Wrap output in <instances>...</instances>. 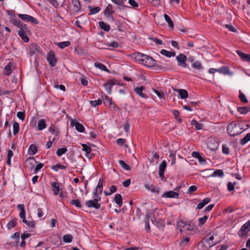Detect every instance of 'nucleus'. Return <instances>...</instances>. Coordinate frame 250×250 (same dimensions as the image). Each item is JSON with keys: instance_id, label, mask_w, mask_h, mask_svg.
I'll return each mask as SVG.
<instances>
[{"instance_id": "nucleus-4", "label": "nucleus", "mask_w": 250, "mask_h": 250, "mask_svg": "<svg viewBox=\"0 0 250 250\" xmlns=\"http://www.w3.org/2000/svg\"><path fill=\"white\" fill-rule=\"evenodd\" d=\"M101 200V197H97L93 200L87 201L85 205L88 208H94L98 209L101 208V204L99 203Z\"/></svg>"}, {"instance_id": "nucleus-18", "label": "nucleus", "mask_w": 250, "mask_h": 250, "mask_svg": "<svg viewBox=\"0 0 250 250\" xmlns=\"http://www.w3.org/2000/svg\"><path fill=\"white\" fill-rule=\"evenodd\" d=\"M163 197L165 198H177L179 196V194L177 192L170 190L165 192L163 195Z\"/></svg>"}, {"instance_id": "nucleus-17", "label": "nucleus", "mask_w": 250, "mask_h": 250, "mask_svg": "<svg viewBox=\"0 0 250 250\" xmlns=\"http://www.w3.org/2000/svg\"><path fill=\"white\" fill-rule=\"evenodd\" d=\"M218 72L224 75H228L229 76H232L233 75V72H231L229 70V67L227 66H223L218 68Z\"/></svg>"}, {"instance_id": "nucleus-45", "label": "nucleus", "mask_w": 250, "mask_h": 250, "mask_svg": "<svg viewBox=\"0 0 250 250\" xmlns=\"http://www.w3.org/2000/svg\"><path fill=\"white\" fill-rule=\"evenodd\" d=\"M20 125L18 123L15 122L13 124V133L14 135H16L19 131Z\"/></svg>"}, {"instance_id": "nucleus-41", "label": "nucleus", "mask_w": 250, "mask_h": 250, "mask_svg": "<svg viewBox=\"0 0 250 250\" xmlns=\"http://www.w3.org/2000/svg\"><path fill=\"white\" fill-rule=\"evenodd\" d=\"M190 240L189 237H186L182 239V240L179 242V245L181 247H184L187 246Z\"/></svg>"}, {"instance_id": "nucleus-27", "label": "nucleus", "mask_w": 250, "mask_h": 250, "mask_svg": "<svg viewBox=\"0 0 250 250\" xmlns=\"http://www.w3.org/2000/svg\"><path fill=\"white\" fill-rule=\"evenodd\" d=\"M99 24L101 28L105 31H109L110 30V26L108 24L106 23L103 21H100Z\"/></svg>"}, {"instance_id": "nucleus-12", "label": "nucleus", "mask_w": 250, "mask_h": 250, "mask_svg": "<svg viewBox=\"0 0 250 250\" xmlns=\"http://www.w3.org/2000/svg\"><path fill=\"white\" fill-rule=\"evenodd\" d=\"M41 52V49L39 46L36 43H32L30 46L29 54L32 56Z\"/></svg>"}, {"instance_id": "nucleus-36", "label": "nucleus", "mask_w": 250, "mask_h": 250, "mask_svg": "<svg viewBox=\"0 0 250 250\" xmlns=\"http://www.w3.org/2000/svg\"><path fill=\"white\" fill-rule=\"evenodd\" d=\"M164 16L165 21L168 22L169 26L171 28L173 29L174 27V23H173L172 21L171 20V18L168 16V15H167L166 14H164Z\"/></svg>"}, {"instance_id": "nucleus-54", "label": "nucleus", "mask_w": 250, "mask_h": 250, "mask_svg": "<svg viewBox=\"0 0 250 250\" xmlns=\"http://www.w3.org/2000/svg\"><path fill=\"white\" fill-rule=\"evenodd\" d=\"M112 1L118 5L125 6L126 0H111Z\"/></svg>"}, {"instance_id": "nucleus-37", "label": "nucleus", "mask_w": 250, "mask_h": 250, "mask_svg": "<svg viewBox=\"0 0 250 250\" xmlns=\"http://www.w3.org/2000/svg\"><path fill=\"white\" fill-rule=\"evenodd\" d=\"M191 125H194L197 130L202 129L203 126L202 124L199 123L197 121H196L195 120H193L191 121Z\"/></svg>"}, {"instance_id": "nucleus-25", "label": "nucleus", "mask_w": 250, "mask_h": 250, "mask_svg": "<svg viewBox=\"0 0 250 250\" xmlns=\"http://www.w3.org/2000/svg\"><path fill=\"white\" fill-rule=\"evenodd\" d=\"M144 87L143 86H141L140 87H136L134 88L135 92L139 95L140 97L144 98H146V95L143 93V90H144Z\"/></svg>"}, {"instance_id": "nucleus-2", "label": "nucleus", "mask_w": 250, "mask_h": 250, "mask_svg": "<svg viewBox=\"0 0 250 250\" xmlns=\"http://www.w3.org/2000/svg\"><path fill=\"white\" fill-rule=\"evenodd\" d=\"M243 128L240 123L232 122L229 124L227 130L228 133L231 136H236L242 133L243 131Z\"/></svg>"}, {"instance_id": "nucleus-15", "label": "nucleus", "mask_w": 250, "mask_h": 250, "mask_svg": "<svg viewBox=\"0 0 250 250\" xmlns=\"http://www.w3.org/2000/svg\"><path fill=\"white\" fill-rule=\"evenodd\" d=\"M14 68V67L13 63L12 62H9L5 66L4 68L3 75L5 76L10 75L11 74Z\"/></svg>"}, {"instance_id": "nucleus-21", "label": "nucleus", "mask_w": 250, "mask_h": 250, "mask_svg": "<svg viewBox=\"0 0 250 250\" xmlns=\"http://www.w3.org/2000/svg\"><path fill=\"white\" fill-rule=\"evenodd\" d=\"M236 53L243 61H250V55L245 54L240 50H237Z\"/></svg>"}, {"instance_id": "nucleus-28", "label": "nucleus", "mask_w": 250, "mask_h": 250, "mask_svg": "<svg viewBox=\"0 0 250 250\" xmlns=\"http://www.w3.org/2000/svg\"><path fill=\"white\" fill-rule=\"evenodd\" d=\"M49 131L51 132L52 134H53L55 136L54 137L56 138L58 136V135L59 134V131L58 129L53 125H51Z\"/></svg>"}, {"instance_id": "nucleus-48", "label": "nucleus", "mask_w": 250, "mask_h": 250, "mask_svg": "<svg viewBox=\"0 0 250 250\" xmlns=\"http://www.w3.org/2000/svg\"><path fill=\"white\" fill-rule=\"evenodd\" d=\"M250 140V133H248L245 137H244L243 138H242L241 141L240 143L241 145H245L248 142H249Z\"/></svg>"}, {"instance_id": "nucleus-64", "label": "nucleus", "mask_w": 250, "mask_h": 250, "mask_svg": "<svg viewBox=\"0 0 250 250\" xmlns=\"http://www.w3.org/2000/svg\"><path fill=\"white\" fill-rule=\"evenodd\" d=\"M43 166V164L42 163H40L38 164L35 168L34 173H37L38 171H39Z\"/></svg>"}, {"instance_id": "nucleus-32", "label": "nucleus", "mask_w": 250, "mask_h": 250, "mask_svg": "<svg viewBox=\"0 0 250 250\" xmlns=\"http://www.w3.org/2000/svg\"><path fill=\"white\" fill-rule=\"evenodd\" d=\"M94 66L100 70L105 71L106 72H109L108 69L102 63L96 62L94 63Z\"/></svg>"}, {"instance_id": "nucleus-14", "label": "nucleus", "mask_w": 250, "mask_h": 250, "mask_svg": "<svg viewBox=\"0 0 250 250\" xmlns=\"http://www.w3.org/2000/svg\"><path fill=\"white\" fill-rule=\"evenodd\" d=\"M167 167L166 161H163L159 166V175L162 179L164 178L165 169Z\"/></svg>"}, {"instance_id": "nucleus-13", "label": "nucleus", "mask_w": 250, "mask_h": 250, "mask_svg": "<svg viewBox=\"0 0 250 250\" xmlns=\"http://www.w3.org/2000/svg\"><path fill=\"white\" fill-rule=\"evenodd\" d=\"M213 239L214 237L213 236H211L209 237H208V236H207L204 238L203 241L200 242L199 244H203V242H205L208 244L209 247H211L217 243V242H213Z\"/></svg>"}, {"instance_id": "nucleus-5", "label": "nucleus", "mask_w": 250, "mask_h": 250, "mask_svg": "<svg viewBox=\"0 0 250 250\" xmlns=\"http://www.w3.org/2000/svg\"><path fill=\"white\" fill-rule=\"evenodd\" d=\"M250 231V221L246 222L244 224L240 229L238 235L240 237L246 235Z\"/></svg>"}, {"instance_id": "nucleus-44", "label": "nucleus", "mask_w": 250, "mask_h": 250, "mask_svg": "<svg viewBox=\"0 0 250 250\" xmlns=\"http://www.w3.org/2000/svg\"><path fill=\"white\" fill-rule=\"evenodd\" d=\"M224 175V172L222 170L217 169L214 171L211 174L212 177H222Z\"/></svg>"}, {"instance_id": "nucleus-51", "label": "nucleus", "mask_w": 250, "mask_h": 250, "mask_svg": "<svg viewBox=\"0 0 250 250\" xmlns=\"http://www.w3.org/2000/svg\"><path fill=\"white\" fill-rule=\"evenodd\" d=\"M67 151V149L66 147L59 148L56 152V154L58 156H61L62 154H64Z\"/></svg>"}, {"instance_id": "nucleus-23", "label": "nucleus", "mask_w": 250, "mask_h": 250, "mask_svg": "<svg viewBox=\"0 0 250 250\" xmlns=\"http://www.w3.org/2000/svg\"><path fill=\"white\" fill-rule=\"evenodd\" d=\"M210 201V199L207 197L200 202L197 207V209H201Z\"/></svg>"}, {"instance_id": "nucleus-62", "label": "nucleus", "mask_w": 250, "mask_h": 250, "mask_svg": "<svg viewBox=\"0 0 250 250\" xmlns=\"http://www.w3.org/2000/svg\"><path fill=\"white\" fill-rule=\"evenodd\" d=\"M129 4L133 8H136L138 6V4L135 0H129Z\"/></svg>"}, {"instance_id": "nucleus-33", "label": "nucleus", "mask_w": 250, "mask_h": 250, "mask_svg": "<svg viewBox=\"0 0 250 250\" xmlns=\"http://www.w3.org/2000/svg\"><path fill=\"white\" fill-rule=\"evenodd\" d=\"M37 147L35 145H31L28 149V153L29 155H33L35 154L37 151Z\"/></svg>"}, {"instance_id": "nucleus-50", "label": "nucleus", "mask_w": 250, "mask_h": 250, "mask_svg": "<svg viewBox=\"0 0 250 250\" xmlns=\"http://www.w3.org/2000/svg\"><path fill=\"white\" fill-rule=\"evenodd\" d=\"M66 167V166H65L64 165L57 164V165L52 166L51 167V168L52 169L55 170L56 171H57L58 170L59 168L63 169H65Z\"/></svg>"}, {"instance_id": "nucleus-30", "label": "nucleus", "mask_w": 250, "mask_h": 250, "mask_svg": "<svg viewBox=\"0 0 250 250\" xmlns=\"http://www.w3.org/2000/svg\"><path fill=\"white\" fill-rule=\"evenodd\" d=\"M17 221L18 219L15 218L9 221L8 223L7 224V229H11L12 228H14L17 224Z\"/></svg>"}, {"instance_id": "nucleus-39", "label": "nucleus", "mask_w": 250, "mask_h": 250, "mask_svg": "<svg viewBox=\"0 0 250 250\" xmlns=\"http://www.w3.org/2000/svg\"><path fill=\"white\" fill-rule=\"evenodd\" d=\"M52 186L55 195H57L59 193L60 190L59 184L57 182H54L52 184Z\"/></svg>"}, {"instance_id": "nucleus-58", "label": "nucleus", "mask_w": 250, "mask_h": 250, "mask_svg": "<svg viewBox=\"0 0 250 250\" xmlns=\"http://www.w3.org/2000/svg\"><path fill=\"white\" fill-rule=\"evenodd\" d=\"M236 182H229L227 185L228 190L229 191L233 190L234 189V186L236 185Z\"/></svg>"}, {"instance_id": "nucleus-40", "label": "nucleus", "mask_w": 250, "mask_h": 250, "mask_svg": "<svg viewBox=\"0 0 250 250\" xmlns=\"http://www.w3.org/2000/svg\"><path fill=\"white\" fill-rule=\"evenodd\" d=\"M57 44L60 48L63 49L66 47L69 46L70 45V42L69 41H65L58 42Z\"/></svg>"}, {"instance_id": "nucleus-7", "label": "nucleus", "mask_w": 250, "mask_h": 250, "mask_svg": "<svg viewBox=\"0 0 250 250\" xmlns=\"http://www.w3.org/2000/svg\"><path fill=\"white\" fill-rule=\"evenodd\" d=\"M114 13V11L113 10V7L111 4H108L106 8L104 11V15L108 18L111 19L113 21L114 20V17L112 15Z\"/></svg>"}, {"instance_id": "nucleus-26", "label": "nucleus", "mask_w": 250, "mask_h": 250, "mask_svg": "<svg viewBox=\"0 0 250 250\" xmlns=\"http://www.w3.org/2000/svg\"><path fill=\"white\" fill-rule=\"evenodd\" d=\"M115 203L121 207L123 205L122 197L120 194H116L114 197Z\"/></svg>"}, {"instance_id": "nucleus-35", "label": "nucleus", "mask_w": 250, "mask_h": 250, "mask_svg": "<svg viewBox=\"0 0 250 250\" xmlns=\"http://www.w3.org/2000/svg\"><path fill=\"white\" fill-rule=\"evenodd\" d=\"M63 241L65 243H69L72 242L73 236L70 234H67L63 236Z\"/></svg>"}, {"instance_id": "nucleus-47", "label": "nucleus", "mask_w": 250, "mask_h": 250, "mask_svg": "<svg viewBox=\"0 0 250 250\" xmlns=\"http://www.w3.org/2000/svg\"><path fill=\"white\" fill-rule=\"evenodd\" d=\"M22 222L25 224L29 228H34L35 226V221L33 220L28 221L25 219V221H22Z\"/></svg>"}, {"instance_id": "nucleus-10", "label": "nucleus", "mask_w": 250, "mask_h": 250, "mask_svg": "<svg viewBox=\"0 0 250 250\" xmlns=\"http://www.w3.org/2000/svg\"><path fill=\"white\" fill-rule=\"evenodd\" d=\"M47 60L51 66L53 67L55 66L57 62V59L55 58L54 53L52 51H50L48 53Z\"/></svg>"}, {"instance_id": "nucleus-24", "label": "nucleus", "mask_w": 250, "mask_h": 250, "mask_svg": "<svg viewBox=\"0 0 250 250\" xmlns=\"http://www.w3.org/2000/svg\"><path fill=\"white\" fill-rule=\"evenodd\" d=\"M160 53L167 57H174L176 54L174 51H168L165 49H162L160 51Z\"/></svg>"}, {"instance_id": "nucleus-19", "label": "nucleus", "mask_w": 250, "mask_h": 250, "mask_svg": "<svg viewBox=\"0 0 250 250\" xmlns=\"http://www.w3.org/2000/svg\"><path fill=\"white\" fill-rule=\"evenodd\" d=\"M72 10L75 13H78L81 9V4L79 0H72Z\"/></svg>"}, {"instance_id": "nucleus-29", "label": "nucleus", "mask_w": 250, "mask_h": 250, "mask_svg": "<svg viewBox=\"0 0 250 250\" xmlns=\"http://www.w3.org/2000/svg\"><path fill=\"white\" fill-rule=\"evenodd\" d=\"M46 126L45 121L44 119H40L38 123V129L39 130H42Z\"/></svg>"}, {"instance_id": "nucleus-57", "label": "nucleus", "mask_w": 250, "mask_h": 250, "mask_svg": "<svg viewBox=\"0 0 250 250\" xmlns=\"http://www.w3.org/2000/svg\"><path fill=\"white\" fill-rule=\"evenodd\" d=\"M90 104L94 107L98 105H100L102 103V100L101 99H98L97 100L91 101L90 102Z\"/></svg>"}, {"instance_id": "nucleus-60", "label": "nucleus", "mask_w": 250, "mask_h": 250, "mask_svg": "<svg viewBox=\"0 0 250 250\" xmlns=\"http://www.w3.org/2000/svg\"><path fill=\"white\" fill-rule=\"evenodd\" d=\"M107 46L112 47L114 48H117L119 46V43L116 41L112 42L110 43H108L107 44Z\"/></svg>"}, {"instance_id": "nucleus-31", "label": "nucleus", "mask_w": 250, "mask_h": 250, "mask_svg": "<svg viewBox=\"0 0 250 250\" xmlns=\"http://www.w3.org/2000/svg\"><path fill=\"white\" fill-rule=\"evenodd\" d=\"M145 187L147 189L150 190L152 192L158 193L159 191V188L155 187L153 185L145 184Z\"/></svg>"}, {"instance_id": "nucleus-52", "label": "nucleus", "mask_w": 250, "mask_h": 250, "mask_svg": "<svg viewBox=\"0 0 250 250\" xmlns=\"http://www.w3.org/2000/svg\"><path fill=\"white\" fill-rule=\"evenodd\" d=\"M239 98L243 103H247L248 102L246 96L240 90L239 91Z\"/></svg>"}, {"instance_id": "nucleus-42", "label": "nucleus", "mask_w": 250, "mask_h": 250, "mask_svg": "<svg viewBox=\"0 0 250 250\" xmlns=\"http://www.w3.org/2000/svg\"><path fill=\"white\" fill-rule=\"evenodd\" d=\"M19 35L22 39V40L25 42H28L29 41V39L28 37L27 33H18Z\"/></svg>"}, {"instance_id": "nucleus-3", "label": "nucleus", "mask_w": 250, "mask_h": 250, "mask_svg": "<svg viewBox=\"0 0 250 250\" xmlns=\"http://www.w3.org/2000/svg\"><path fill=\"white\" fill-rule=\"evenodd\" d=\"M177 229H178L181 232H187L193 229V226L189 222L185 223L182 220H180L177 221Z\"/></svg>"}, {"instance_id": "nucleus-16", "label": "nucleus", "mask_w": 250, "mask_h": 250, "mask_svg": "<svg viewBox=\"0 0 250 250\" xmlns=\"http://www.w3.org/2000/svg\"><path fill=\"white\" fill-rule=\"evenodd\" d=\"M114 82L112 80H108L107 82L104 84V86L105 87V89L107 90L108 94H111V89L113 85L115 84Z\"/></svg>"}, {"instance_id": "nucleus-11", "label": "nucleus", "mask_w": 250, "mask_h": 250, "mask_svg": "<svg viewBox=\"0 0 250 250\" xmlns=\"http://www.w3.org/2000/svg\"><path fill=\"white\" fill-rule=\"evenodd\" d=\"M208 147L212 151L217 149L219 143L214 138H210L208 144Z\"/></svg>"}, {"instance_id": "nucleus-38", "label": "nucleus", "mask_w": 250, "mask_h": 250, "mask_svg": "<svg viewBox=\"0 0 250 250\" xmlns=\"http://www.w3.org/2000/svg\"><path fill=\"white\" fill-rule=\"evenodd\" d=\"M250 108L247 107H238L237 110L241 114H246L250 110Z\"/></svg>"}, {"instance_id": "nucleus-61", "label": "nucleus", "mask_w": 250, "mask_h": 250, "mask_svg": "<svg viewBox=\"0 0 250 250\" xmlns=\"http://www.w3.org/2000/svg\"><path fill=\"white\" fill-rule=\"evenodd\" d=\"M20 217L22 219V221H25V209L21 211L19 214Z\"/></svg>"}, {"instance_id": "nucleus-8", "label": "nucleus", "mask_w": 250, "mask_h": 250, "mask_svg": "<svg viewBox=\"0 0 250 250\" xmlns=\"http://www.w3.org/2000/svg\"><path fill=\"white\" fill-rule=\"evenodd\" d=\"M70 125L72 126H75V129L80 132H83L84 131L83 125L73 119L70 120Z\"/></svg>"}, {"instance_id": "nucleus-63", "label": "nucleus", "mask_w": 250, "mask_h": 250, "mask_svg": "<svg viewBox=\"0 0 250 250\" xmlns=\"http://www.w3.org/2000/svg\"><path fill=\"white\" fill-rule=\"evenodd\" d=\"M17 117L22 121L24 120L25 118V114L23 112L19 111L17 113Z\"/></svg>"}, {"instance_id": "nucleus-53", "label": "nucleus", "mask_w": 250, "mask_h": 250, "mask_svg": "<svg viewBox=\"0 0 250 250\" xmlns=\"http://www.w3.org/2000/svg\"><path fill=\"white\" fill-rule=\"evenodd\" d=\"M70 203L71 205H74L76 207L79 208H81L82 207V205L81 202L78 200H77V199L72 200L70 201Z\"/></svg>"}, {"instance_id": "nucleus-6", "label": "nucleus", "mask_w": 250, "mask_h": 250, "mask_svg": "<svg viewBox=\"0 0 250 250\" xmlns=\"http://www.w3.org/2000/svg\"><path fill=\"white\" fill-rule=\"evenodd\" d=\"M18 17L23 21H30L32 23L37 24L38 22L37 20L34 17L26 14H19Z\"/></svg>"}, {"instance_id": "nucleus-20", "label": "nucleus", "mask_w": 250, "mask_h": 250, "mask_svg": "<svg viewBox=\"0 0 250 250\" xmlns=\"http://www.w3.org/2000/svg\"><path fill=\"white\" fill-rule=\"evenodd\" d=\"M173 90L175 91L178 92L180 98L182 99H186L188 97V92L185 89H177L176 88H173Z\"/></svg>"}, {"instance_id": "nucleus-34", "label": "nucleus", "mask_w": 250, "mask_h": 250, "mask_svg": "<svg viewBox=\"0 0 250 250\" xmlns=\"http://www.w3.org/2000/svg\"><path fill=\"white\" fill-rule=\"evenodd\" d=\"M88 9H89V11H90L89 15L95 14L97 13L98 12H99L101 10L100 7H99L98 6L92 8L91 6H89Z\"/></svg>"}, {"instance_id": "nucleus-9", "label": "nucleus", "mask_w": 250, "mask_h": 250, "mask_svg": "<svg viewBox=\"0 0 250 250\" xmlns=\"http://www.w3.org/2000/svg\"><path fill=\"white\" fill-rule=\"evenodd\" d=\"M176 60L179 66H181L183 67H186L187 66L186 62L188 59L186 55L183 54H180L176 57Z\"/></svg>"}, {"instance_id": "nucleus-56", "label": "nucleus", "mask_w": 250, "mask_h": 250, "mask_svg": "<svg viewBox=\"0 0 250 250\" xmlns=\"http://www.w3.org/2000/svg\"><path fill=\"white\" fill-rule=\"evenodd\" d=\"M207 219H208V216L207 215H204L203 217L199 218V219H198V222H199L198 225L199 226H202L203 224H205V223L207 221Z\"/></svg>"}, {"instance_id": "nucleus-22", "label": "nucleus", "mask_w": 250, "mask_h": 250, "mask_svg": "<svg viewBox=\"0 0 250 250\" xmlns=\"http://www.w3.org/2000/svg\"><path fill=\"white\" fill-rule=\"evenodd\" d=\"M27 33L28 34H31V31L29 28L25 24H22L19 27L18 33Z\"/></svg>"}, {"instance_id": "nucleus-43", "label": "nucleus", "mask_w": 250, "mask_h": 250, "mask_svg": "<svg viewBox=\"0 0 250 250\" xmlns=\"http://www.w3.org/2000/svg\"><path fill=\"white\" fill-rule=\"evenodd\" d=\"M104 180L103 179H100L98 184L95 189H98L99 191V193H102L103 187Z\"/></svg>"}, {"instance_id": "nucleus-55", "label": "nucleus", "mask_w": 250, "mask_h": 250, "mask_svg": "<svg viewBox=\"0 0 250 250\" xmlns=\"http://www.w3.org/2000/svg\"><path fill=\"white\" fill-rule=\"evenodd\" d=\"M82 146L83 147V150L85 151L86 153H89L91 151V148L90 146H88L86 144H82Z\"/></svg>"}, {"instance_id": "nucleus-59", "label": "nucleus", "mask_w": 250, "mask_h": 250, "mask_svg": "<svg viewBox=\"0 0 250 250\" xmlns=\"http://www.w3.org/2000/svg\"><path fill=\"white\" fill-rule=\"evenodd\" d=\"M173 114L175 117V118L179 122H181V118H179V115H180V113L177 110H174L173 111Z\"/></svg>"}, {"instance_id": "nucleus-49", "label": "nucleus", "mask_w": 250, "mask_h": 250, "mask_svg": "<svg viewBox=\"0 0 250 250\" xmlns=\"http://www.w3.org/2000/svg\"><path fill=\"white\" fill-rule=\"evenodd\" d=\"M192 67L197 70H201L203 68V66L201 63L198 61H195L192 64Z\"/></svg>"}, {"instance_id": "nucleus-1", "label": "nucleus", "mask_w": 250, "mask_h": 250, "mask_svg": "<svg viewBox=\"0 0 250 250\" xmlns=\"http://www.w3.org/2000/svg\"><path fill=\"white\" fill-rule=\"evenodd\" d=\"M131 57L137 62L146 66L152 67L158 65L156 63L157 62H158L157 61L155 60L152 57L146 55L136 52L132 54Z\"/></svg>"}, {"instance_id": "nucleus-46", "label": "nucleus", "mask_w": 250, "mask_h": 250, "mask_svg": "<svg viewBox=\"0 0 250 250\" xmlns=\"http://www.w3.org/2000/svg\"><path fill=\"white\" fill-rule=\"evenodd\" d=\"M119 163L120 166L122 167V168L126 170H129L131 169V167L129 166L125 163V162L123 160H119Z\"/></svg>"}]
</instances>
